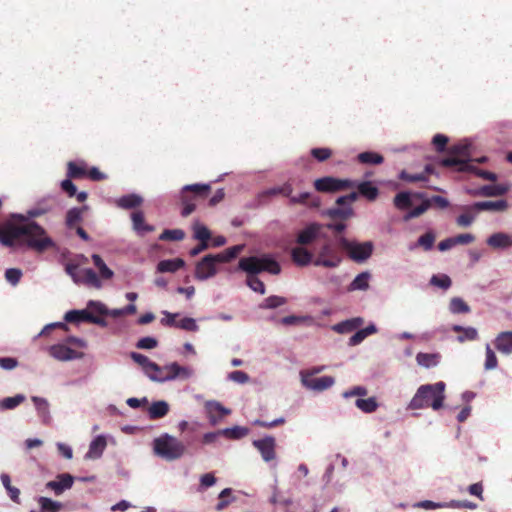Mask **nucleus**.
Wrapping results in <instances>:
<instances>
[{"mask_svg":"<svg viewBox=\"0 0 512 512\" xmlns=\"http://www.w3.org/2000/svg\"><path fill=\"white\" fill-rule=\"evenodd\" d=\"M131 358L134 362L143 367L145 372L151 377V370H160V366L149 360V358L141 353L132 352Z\"/></svg>","mask_w":512,"mask_h":512,"instance_id":"473e14b6","label":"nucleus"},{"mask_svg":"<svg viewBox=\"0 0 512 512\" xmlns=\"http://www.w3.org/2000/svg\"><path fill=\"white\" fill-rule=\"evenodd\" d=\"M400 179L406 182H421V181H427V176L425 173H409L407 171H402L400 173Z\"/></svg>","mask_w":512,"mask_h":512,"instance_id":"0e129e2a","label":"nucleus"},{"mask_svg":"<svg viewBox=\"0 0 512 512\" xmlns=\"http://www.w3.org/2000/svg\"><path fill=\"white\" fill-rule=\"evenodd\" d=\"M337 242L339 247L347 253V256L356 263H362L369 259L374 249L371 241L359 243L341 236L337 239Z\"/></svg>","mask_w":512,"mask_h":512,"instance_id":"0eeeda50","label":"nucleus"},{"mask_svg":"<svg viewBox=\"0 0 512 512\" xmlns=\"http://www.w3.org/2000/svg\"><path fill=\"white\" fill-rule=\"evenodd\" d=\"M152 445L154 454L168 462L180 459L186 449L181 441L169 434L155 438Z\"/></svg>","mask_w":512,"mask_h":512,"instance_id":"f03ea898","label":"nucleus"},{"mask_svg":"<svg viewBox=\"0 0 512 512\" xmlns=\"http://www.w3.org/2000/svg\"><path fill=\"white\" fill-rule=\"evenodd\" d=\"M508 191V188L504 185L493 184V185H484L480 187L474 195H480L484 197H495L502 196Z\"/></svg>","mask_w":512,"mask_h":512,"instance_id":"c85d7f7f","label":"nucleus"},{"mask_svg":"<svg viewBox=\"0 0 512 512\" xmlns=\"http://www.w3.org/2000/svg\"><path fill=\"white\" fill-rule=\"evenodd\" d=\"M445 387L446 385L442 381L421 385L410 401L409 407L414 410L432 408L436 411L440 409L445 399Z\"/></svg>","mask_w":512,"mask_h":512,"instance_id":"f257e3e1","label":"nucleus"},{"mask_svg":"<svg viewBox=\"0 0 512 512\" xmlns=\"http://www.w3.org/2000/svg\"><path fill=\"white\" fill-rule=\"evenodd\" d=\"M358 198L357 192H351L348 195L341 196L336 200V207L330 208L327 215L333 219L346 220L353 214L351 204Z\"/></svg>","mask_w":512,"mask_h":512,"instance_id":"1a4fd4ad","label":"nucleus"},{"mask_svg":"<svg viewBox=\"0 0 512 512\" xmlns=\"http://www.w3.org/2000/svg\"><path fill=\"white\" fill-rule=\"evenodd\" d=\"M291 257L294 263L299 266H306L312 262V254L303 247H295L291 251Z\"/></svg>","mask_w":512,"mask_h":512,"instance_id":"7c9ffc66","label":"nucleus"},{"mask_svg":"<svg viewBox=\"0 0 512 512\" xmlns=\"http://www.w3.org/2000/svg\"><path fill=\"white\" fill-rule=\"evenodd\" d=\"M137 311V308L134 304H129L123 308L119 309H108V313L105 316H110L112 318H119L125 315H133Z\"/></svg>","mask_w":512,"mask_h":512,"instance_id":"5fc2aeb1","label":"nucleus"},{"mask_svg":"<svg viewBox=\"0 0 512 512\" xmlns=\"http://www.w3.org/2000/svg\"><path fill=\"white\" fill-rule=\"evenodd\" d=\"M25 400V396L22 394H17L13 397H7L0 401V406L4 409H13L23 403Z\"/></svg>","mask_w":512,"mask_h":512,"instance_id":"6e6d98bb","label":"nucleus"},{"mask_svg":"<svg viewBox=\"0 0 512 512\" xmlns=\"http://www.w3.org/2000/svg\"><path fill=\"white\" fill-rule=\"evenodd\" d=\"M185 265V262L181 258H174V259H168V260H162L157 264V271L160 273H174L178 271L179 269L183 268Z\"/></svg>","mask_w":512,"mask_h":512,"instance_id":"bb28decb","label":"nucleus"},{"mask_svg":"<svg viewBox=\"0 0 512 512\" xmlns=\"http://www.w3.org/2000/svg\"><path fill=\"white\" fill-rule=\"evenodd\" d=\"M49 352L52 357L60 361H68L82 356V353H79L64 344L51 346Z\"/></svg>","mask_w":512,"mask_h":512,"instance_id":"a211bd4d","label":"nucleus"},{"mask_svg":"<svg viewBox=\"0 0 512 512\" xmlns=\"http://www.w3.org/2000/svg\"><path fill=\"white\" fill-rule=\"evenodd\" d=\"M246 284L251 288L253 291L265 294V285L264 283L256 276H247Z\"/></svg>","mask_w":512,"mask_h":512,"instance_id":"680f3d73","label":"nucleus"},{"mask_svg":"<svg viewBox=\"0 0 512 512\" xmlns=\"http://www.w3.org/2000/svg\"><path fill=\"white\" fill-rule=\"evenodd\" d=\"M107 447V439L104 435L96 436L89 444V449L85 454L86 460H97L102 455Z\"/></svg>","mask_w":512,"mask_h":512,"instance_id":"6ab92c4d","label":"nucleus"},{"mask_svg":"<svg viewBox=\"0 0 512 512\" xmlns=\"http://www.w3.org/2000/svg\"><path fill=\"white\" fill-rule=\"evenodd\" d=\"M93 315L94 314L87 309L71 310L65 314L64 319L69 323H80V322L91 323Z\"/></svg>","mask_w":512,"mask_h":512,"instance_id":"a878e982","label":"nucleus"},{"mask_svg":"<svg viewBox=\"0 0 512 512\" xmlns=\"http://www.w3.org/2000/svg\"><path fill=\"white\" fill-rule=\"evenodd\" d=\"M355 182L349 179H338L332 176H325L314 181V188L318 192L332 193L354 188Z\"/></svg>","mask_w":512,"mask_h":512,"instance_id":"6e6552de","label":"nucleus"},{"mask_svg":"<svg viewBox=\"0 0 512 512\" xmlns=\"http://www.w3.org/2000/svg\"><path fill=\"white\" fill-rule=\"evenodd\" d=\"M292 192H293V188H292L291 184L286 183V184H284L281 187L271 188V189L265 191L264 194L267 195V196L281 194V195H283L285 197H289L290 198V197L293 196Z\"/></svg>","mask_w":512,"mask_h":512,"instance_id":"4d7b16f0","label":"nucleus"},{"mask_svg":"<svg viewBox=\"0 0 512 512\" xmlns=\"http://www.w3.org/2000/svg\"><path fill=\"white\" fill-rule=\"evenodd\" d=\"M248 433V429L241 426H234L232 428H226L221 430V434L230 438V439H241L246 436Z\"/></svg>","mask_w":512,"mask_h":512,"instance_id":"864d4df0","label":"nucleus"},{"mask_svg":"<svg viewBox=\"0 0 512 512\" xmlns=\"http://www.w3.org/2000/svg\"><path fill=\"white\" fill-rule=\"evenodd\" d=\"M341 262L342 257L339 251L331 243H325L319 250L313 264L325 268H336Z\"/></svg>","mask_w":512,"mask_h":512,"instance_id":"9d476101","label":"nucleus"},{"mask_svg":"<svg viewBox=\"0 0 512 512\" xmlns=\"http://www.w3.org/2000/svg\"><path fill=\"white\" fill-rule=\"evenodd\" d=\"M143 199L136 194L124 195L117 200V206L123 209H132L140 206Z\"/></svg>","mask_w":512,"mask_h":512,"instance_id":"c9c22d12","label":"nucleus"},{"mask_svg":"<svg viewBox=\"0 0 512 512\" xmlns=\"http://www.w3.org/2000/svg\"><path fill=\"white\" fill-rule=\"evenodd\" d=\"M357 159L362 164H381L384 161V158L381 154L372 152V151H366L358 154Z\"/></svg>","mask_w":512,"mask_h":512,"instance_id":"37998d69","label":"nucleus"},{"mask_svg":"<svg viewBox=\"0 0 512 512\" xmlns=\"http://www.w3.org/2000/svg\"><path fill=\"white\" fill-rule=\"evenodd\" d=\"M357 189H358V193L357 194L362 195L363 197H365L369 201H374L377 198L378 194H379L378 188L376 186H374L369 181H364V182L359 183L357 185Z\"/></svg>","mask_w":512,"mask_h":512,"instance_id":"72a5a7b5","label":"nucleus"},{"mask_svg":"<svg viewBox=\"0 0 512 512\" xmlns=\"http://www.w3.org/2000/svg\"><path fill=\"white\" fill-rule=\"evenodd\" d=\"M67 177L70 179H81L87 177V168L85 163H76L73 161L67 164Z\"/></svg>","mask_w":512,"mask_h":512,"instance_id":"2f4dec72","label":"nucleus"},{"mask_svg":"<svg viewBox=\"0 0 512 512\" xmlns=\"http://www.w3.org/2000/svg\"><path fill=\"white\" fill-rule=\"evenodd\" d=\"M430 208V203L424 199L422 203L414 208H412L408 214L406 215L405 219L409 220L412 218H417L424 214L428 209Z\"/></svg>","mask_w":512,"mask_h":512,"instance_id":"bf43d9fd","label":"nucleus"},{"mask_svg":"<svg viewBox=\"0 0 512 512\" xmlns=\"http://www.w3.org/2000/svg\"><path fill=\"white\" fill-rule=\"evenodd\" d=\"M435 235L432 232H427L421 235L418 239V245L423 247L424 250H430L433 247Z\"/></svg>","mask_w":512,"mask_h":512,"instance_id":"338daca9","label":"nucleus"},{"mask_svg":"<svg viewBox=\"0 0 512 512\" xmlns=\"http://www.w3.org/2000/svg\"><path fill=\"white\" fill-rule=\"evenodd\" d=\"M493 249H507L512 247V235L504 232H497L490 235L486 241Z\"/></svg>","mask_w":512,"mask_h":512,"instance_id":"aec40b11","label":"nucleus"},{"mask_svg":"<svg viewBox=\"0 0 512 512\" xmlns=\"http://www.w3.org/2000/svg\"><path fill=\"white\" fill-rule=\"evenodd\" d=\"M253 445L258 449L265 462H270L275 459V439L273 437L267 436L262 439L254 440Z\"/></svg>","mask_w":512,"mask_h":512,"instance_id":"2eb2a0df","label":"nucleus"},{"mask_svg":"<svg viewBox=\"0 0 512 512\" xmlns=\"http://www.w3.org/2000/svg\"><path fill=\"white\" fill-rule=\"evenodd\" d=\"M238 269L246 272L248 276H256L264 271L273 275L281 272L279 263L268 255L242 257L239 260Z\"/></svg>","mask_w":512,"mask_h":512,"instance_id":"20e7f679","label":"nucleus"},{"mask_svg":"<svg viewBox=\"0 0 512 512\" xmlns=\"http://www.w3.org/2000/svg\"><path fill=\"white\" fill-rule=\"evenodd\" d=\"M441 355L439 353H423L419 352L416 355V362L419 366L425 368H432L439 364Z\"/></svg>","mask_w":512,"mask_h":512,"instance_id":"c756f323","label":"nucleus"},{"mask_svg":"<svg viewBox=\"0 0 512 512\" xmlns=\"http://www.w3.org/2000/svg\"><path fill=\"white\" fill-rule=\"evenodd\" d=\"M165 375H151V379L156 381H167L175 379L176 377H184L188 378L191 375V370L180 366L178 363L173 362L171 364L165 365L164 367Z\"/></svg>","mask_w":512,"mask_h":512,"instance_id":"4468645a","label":"nucleus"},{"mask_svg":"<svg viewBox=\"0 0 512 512\" xmlns=\"http://www.w3.org/2000/svg\"><path fill=\"white\" fill-rule=\"evenodd\" d=\"M205 412L208 416H224L231 413L229 409L225 408L217 401H207L205 404Z\"/></svg>","mask_w":512,"mask_h":512,"instance_id":"ea45409f","label":"nucleus"},{"mask_svg":"<svg viewBox=\"0 0 512 512\" xmlns=\"http://www.w3.org/2000/svg\"><path fill=\"white\" fill-rule=\"evenodd\" d=\"M37 502L41 508V512H58L63 507L61 502L54 501L51 498L44 496L39 497Z\"/></svg>","mask_w":512,"mask_h":512,"instance_id":"58836bf2","label":"nucleus"},{"mask_svg":"<svg viewBox=\"0 0 512 512\" xmlns=\"http://www.w3.org/2000/svg\"><path fill=\"white\" fill-rule=\"evenodd\" d=\"M470 144L461 142L453 145L449 150V156L441 160L443 167H451L458 172L472 171L474 160L470 158Z\"/></svg>","mask_w":512,"mask_h":512,"instance_id":"7ed1b4c3","label":"nucleus"},{"mask_svg":"<svg viewBox=\"0 0 512 512\" xmlns=\"http://www.w3.org/2000/svg\"><path fill=\"white\" fill-rule=\"evenodd\" d=\"M451 330L458 334L457 341L459 343H464L466 341H474L478 338V331L473 327L453 325Z\"/></svg>","mask_w":512,"mask_h":512,"instance_id":"b1692460","label":"nucleus"},{"mask_svg":"<svg viewBox=\"0 0 512 512\" xmlns=\"http://www.w3.org/2000/svg\"><path fill=\"white\" fill-rule=\"evenodd\" d=\"M148 416H166L169 412V405L165 401H157L146 408Z\"/></svg>","mask_w":512,"mask_h":512,"instance_id":"c03bdc74","label":"nucleus"},{"mask_svg":"<svg viewBox=\"0 0 512 512\" xmlns=\"http://www.w3.org/2000/svg\"><path fill=\"white\" fill-rule=\"evenodd\" d=\"M320 229V224L311 223L305 229L299 232L297 236V243L300 245H307L312 243L318 237Z\"/></svg>","mask_w":512,"mask_h":512,"instance_id":"412c9836","label":"nucleus"},{"mask_svg":"<svg viewBox=\"0 0 512 512\" xmlns=\"http://www.w3.org/2000/svg\"><path fill=\"white\" fill-rule=\"evenodd\" d=\"M291 204H302L309 207L317 208L320 206V198L310 192H303L297 196L290 197Z\"/></svg>","mask_w":512,"mask_h":512,"instance_id":"393cba45","label":"nucleus"},{"mask_svg":"<svg viewBox=\"0 0 512 512\" xmlns=\"http://www.w3.org/2000/svg\"><path fill=\"white\" fill-rule=\"evenodd\" d=\"M74 483V478L69 473L59 474L56 480L49 481L46 484L48 489L54 491L56 495H61L65 490L70 489Z\"/></svg>","mask_w":512,"mask_h":512,"instance_id":"f3484780","label":"nucleus"},{"mask_svg":"<svg viewBox=\"0 0 512 512\" xmlns=\"http://www.w3.org/2000/svg\"><path fill=\"white\" fill-rule=\"evenodd\" d=\"M498 365V359L494 351L491 349L490 345H486V359L484 367L486 370L495 369Z\"/></svg>","mask_w":512,"mask_h":512,"instance_id":"052dcab7","label":"nucleus"},{"mask_svg":"<svg viewBox=\"0 0 512 512\" xmlns=\"http://www.w3.org/2000/svg\"><path fill=\"white\" fill-rule=\"evenodd\" d=\"M87 307L89 311L92 312L94 315L95 313L98 314L97 316H105V314L108 313V308L102 302L99 301L91 300L89 301Z\"/></svg>","mask_w":512,"mask_h":512,"instance_id":"69168bd1","label":"nucleus"},{"mask_svg":"<svg viewBox=\"0 0 512 512\" xmlns=\"http://www.w3.org/2000/svg\"><path fill=\"white\" fill-rule=\"evenodd\" d=\"M131 218L133 229L139 234L143 235L154 230L153 226L145 223L144 214L142 211H134L131 215Z\"/></svg>","mask_w":512,"mask_h":512,"instance_id":"cd10ccee","label":"nucleus"},{"mask_svg":"<svg viewBox=\"0 0 512 512\" xmlns=\"http://www.w3.org/2000/svg\"><path fill=\"white\" fill-rule=\"evenodd\" d=\"M333 152L330 148H313L311 155L319 162H324L332 156Z\"/></svg>","mask_w":512,"mask_h":512,"instance_id":"e2e57ef3","label":"nucleus"},{"mask_svg":"<svg viewBox=\"0 0 512 512\" xmlns=\"http://www.w3.org/2000/svg\"><path fill=\"white\" fill-rule=\"evenodd\" d=\"M370 274L368 272H362L358 274L354 280L350 283L349 290H366L369 287Z\"/></svg>","mask_w":512,"mask_h":512,"instance_id":"79ce46f5","label":"nucleus"},{"mask_svg":"<svg viewBox=\"0 0 512 512\" xmlns=\"http://www.w3.org/2000/svg\"><path fill=\"white\" fill-rule=\"evenodd\" d=\"M26 245L38 253L54 248L55 242L47 235L45 229L34 221L24 223Z\"/></svg>","mask_w":512,"mask_h":512,"instance_id":"39448f33","label":"nucleus"},{"mask_svg":"<svg viewBox=\"0 0 512 512\" xmlns=\"http://www.w3.org/2000/svg\"><path fill=\"white\" fill-rule=\"evenodd\" d=\"M377 332V328L374 324H370L364 329L358 330L354 335L349 338L348 344L350 346H356L360 344L366 337Z\"/></svg>","mask_w":512,"mask_h":512,"instance_id":"f704fd0d","label":"nucleus"},{"mask_svg":"<svg viewBox=\"0 0 512 512\" xmlns=\"http://www.w3.org/2000/svg\"><path fill=\"white\" fill-rule=\"evenodd\" d=\"M24 233V224L7 223L4 226H0V242L4 246L13 247L24 236Z\"/></svg>","mask_w":512,"mask_h":512,"instance_id":"f8f14e48","label":"nucleus"},{"mask_svg":"<svg viewBox=\"0 0 512 512\" xmlns=\"http://www.w3.org/2000/svg\"><path fill=\"white\" fill-rule=\"evenodd\" d=\"M430 283L434 286L441 288V289L447 290L451 286L452 281L448 275L443 274V275H433L430 280Z\"/></svg>","mask_w":512,"mask_h":512,"instance_id":"13d9d810","label":"nucleus"},{"mask_svg":"<svg viewBox=\"0 0 512 512\" xmlns=\"http://www.w3.org/2000/svg\"><path fill=\"white\" fill-rule=\"evenodd\" d=\"M508 208L506 200L496 201H481L475 202L471 206H466L464 209L467 211H505Z\"/></svg>","mask_w":512,"mask_h":512,"instance_id":"dca6fc26","label":"nucleus"},{"mask_svg":"<svg viewBox=\"0 0 512 512\" xmlns=\"http://www.w3.org/2000/svg\"><path fill=\"white\" fill-rule=\"evenodd\" d=\"M193 232H194V238L199 240L200 242L208 243V240L211 237V233H210L209 229L198 221H196L193 224Z\"/></svg>","mask_w":512,"mask_h":512,"instance_id":"8fccbe9b","label":"nucleus"},{"mask_svg":"<svg viewBox=\"0 0 512 512\" xmlns=\"http://www.w3.org/2000/svg\"><path fill=\"white\" fill-rule=\"evenodd\" d=\"M210 191L211 186L209 184H191L184 186L180 196L183 205L181 215L187 217L193 213L196 209V201L206 199Z\"/></svg>","mask_w":512,"mask_h":512,"instance_id":"423d86ee","label":"nucleus"},{"mask_svg":"<svg viewBox=\"0 0 512 512\" xmlns=\"http://www.w3.org/2000/svg\"><path fill=\"white\" fill-rule=\"evenodd\" d=\"M449 309L454 314H464L470 312V307L468 304L459 297H454L451 299Z\"/></svg>","mask_w":512,"mask_h":512,"instance_id":"3c124183","label":"nucleus"},{"mask_svg":"<svg viewBox=\"0 0 512 512\" xmlns=\"http://www.w3.org/2000/svg\"><path fill=\"white\" fill-rule=\"evenodd\" d=\"M81 282L85 285L94 287V288H100L101 287V281L99 276L96 274V272L91 268H86L81 271Z\"/></svg>","mask_w":512,"mask_h":512,"instance_id":"e433bc0d","label":"nucleus"},{"mask_svg":"<svg viewBox=\"0 0 512 512\" xmlns=\"http://www.w3.org/2000/svg\"><path fill=\"white\" fill-rule=\"evenodd\" d=\"M82 208H72L66 214V225L73 229L82 220Z\"/></svg>","mask_w":512,"mask_h":512,"instance_id":"09e8293b","label":"nucleus"},{"mask_svg":"<svg viewBox=\"0 0 512 512\" xmlns=\"http://www.w3.org/2000/svg\"><path fill=\"white\" fill-rule=\"evenodd\" d=\"M221 264L218 261L216 254H208L204 256L195 267V278L198 280H207L215 276L218 272L217 265Z\"/></svg>","mask_w":512,"mask_h":512,"instance_id":"9b49d317","label":"nucleus"},{"mask_svg":"<svg viewBox=\"0 0 512 512\" xmlns=\"http://www.w3.org/2000/svg\"><path fill=\"white\" fill-rule=\"evenodd\" d=\"M301 382L309 390L321 392L330 387L335 383V379L332 376L315 377L311 374L300 373Z\"/></svg>","mask_w":512,"mask_h":512,"instance_id":"ddd939ff","label":"nucleus"},{"mask_svg":"<svg viewBox=\"0 0 512 512\" xmlns=\"http://www.w3.org/2000/svg\"><path fill=\"white\" fill-rule=\"evenodd\" d=\"M495 348L503 354L512 353V331L499 333L494 340Z\"/></svg>","mask_w":512,"mask_h":512,"instance_id":"4be33fe9","label":"nucleus"},{"mask_svg":"<svg viewBox=\"0 0 512 512\" xmlns=\"http://www.w3.org/2000/svg\"><path fill=\"white\" fill-rule=\"evenodd\" d=\"M93 264L99 270L100 277L109 280L114 276V272L105 264L103 259L98 254L91 256Z\"/></svg>","mask_w":512,"mask_h":512,"instance_id":"4c0bfd02","label":"nucleus"},{"mask_svg":"<svg viewBox=\"0 0 512 512\" xmlns=\"http://www.w3.org/2000/svg\"><path fill=\"white\" fill-rule=\"evenodd\" d=\"M177 328L183 329L185 331H197L198 325L196 324V321L193 318L185 317L177 322L176 324Z\"/></svg>","mask_w":512,"mask_h":512,"instance_id":"774afa93","label":"nucleus"},{"mask_svg":"<svg viewBox=\"0 0 512 512\" xmlns=\"http://www.w3.org/2000/svg\"><path fill=\"white\" fill-rule=\"evenodd\" d=\"M287 303L286 298L282 296L272 295L264 299L259 305L262 309H275Z\"/></svg>","mask_w":512,"mask_h":512,"instance_id":"49530a36","label":"nucleus"},{"mask_svg":"<svg viewBox=\"0 0 512 512\" xmlns=\"http://www.w3.org/2000/svg\"><path fill=\"white\" fill-rule=\"evenodd\" d=\"M184 237L185 233L181 229H166L160 234L159 239L162 241H180Z\"/></svg>","mask_w":512,"mask_h":512,"instance_id":"603ef678","label":"nucleus"},{"mask_svg":"<svg viewBox=\"0 0 512 512\" xmlns=\"http://www.w3.org/2000/svg\"><path fill=\"white\" fill-rule=\"evenodd\" d=\"M364 323L363 318L355 317L351 319H347L341 321L333 326V330L340 334L351 333L352 331L358 329Z\"/></svg>","mask_w":512,"mask_h":512,"instance_id":"5701e85b","label":"nucleus"},{"mask_svg":"<svg viewBox=\"0 0 512 512\" xmlns=\"http://www.w3.org/2000/svg\"><path fill=\"white\" fill-rule=\"evenodd\" d=\"M394 205L399 210H406L412 206L411 194L400 192L394 197Z\"/></svg>","mask_w":512,"mask_h":512,"instance_id":"de8ad7c7","label":"nucleus"},{"mask_svg":"<svg viewBox=\"0 0 512 512\" xmlns=\"http://www.w3.org/2000/svg\"><path fill=\"white\" fill-rule=\"evenodd\" d=\"M243 248V245H235L225 249L224 251L216 254L218 257V261H221V263L230 262L232 259L236 258L242 252Z\"/></svg>","mask_w":512,"mask_h":512,"instance_id":"a19ab883","label":"nucleus"},{"mask_svg":"<svg viewBox=\"0 0 512 512\" xmlns=\"http://www.w3.org/2000/svg\"><path fill=\"white\" fill-rule=\"evenodd\" d=\"M355 405L364 413H373L378 407L375 397L367 399L359 398L356 400Z\"/></svg>","mask_w":512,"mask_h":512,"instance_id":"a18cd8bd","label":"nucleus"}]
</instances>
